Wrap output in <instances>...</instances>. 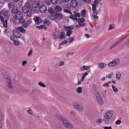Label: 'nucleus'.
Instances as JSON below:
<instances>
[{
    "mask_svg": "<svg viewBox=\"0 0 129 129\" xmlns=\"http://www.w3.org/2000/svg\"><path fill=\"white\" fill-rule=\"evenodd\" d=\"M77 91L79 93H80L82 91V88L81 87H78L77 89Z\"/></svg>",
    "mask_w": 129,
    "mask_h": 129,
    "instance_id": "f704fd0d",
    "label": "nucleus"
},
{
    "mask_svg": "<svg viewBox=\"0 0 129 129\" xmlns=\"http://www.w3.org/2000/svg\"><path fill=\"white\" fill-rule=\"evenodd\" d=\"M128 36V35H125V36L121 38L120 39V40L117 42L113 44L110 47V49H111V48L115 47V46L118 45L124 39H125L126 37Z\"/></svg>",
    "mask_w": 129,
    "mask_h": 129,
    "instance_id": "423d86ee",
    "label": "nucleus"
},
{
    "mask_svg": "<svg viewBox=\"0 0 129 129\" xmlns=\"http://www.w3.org/2000/svg\"><path fill=\"white\" fill-rule=\"evenodd\" d=\"M55 11L57 12H60L62 10V8L61 7L59 6H56L55 7Z\"/></svg>",
    "mask_w": 129,
    "mask_h": 129,
    "instance_id": "f3484780",
    "label": "nucleus"
},
{
    "mask_svg": "<svg viewBox=\"0 0 129 129\" xmlns=\"http://www.w3.org/2000/svg\"><path fill=\"white\" fill-rule=\"evenodd\" d=\"M103 86L105 87H108L109 86V85L108 83H105L103 85Z\"/></svg>",
    "mask_w": 129,
    "mask_h": 129,
    "instance_id": "052dcab7",
    "label": "nucleus"
},
{
    "mask_svg": "<svg viewBox=\"0 0 129 129\" xmlns=\"http://www.w3.org/2000/svg\"><path fill=\"white\" fill-rule=\"evenodd\" d=\"M98 67L99 68L102 69H104V67H105L106 66V64H104L103 63H100L98 64Z\"/></svg>",
    "mask_w": 129,
    "mask_h": 129,
    "instance_id": "393cba45",
    "label": "nucleus"
},
{
    "mask_svg": "<svg viewBox=\"0 0 129 129\" xmlns=\"http://www.w3.org/2000/svg\"><path fill=\"white\" fill-rule=\"evenodd\" d=\"M74 106L76 109L80 111H81L83 110V107L81 106L77 103H74Z\"/></svg>",
    "mask_w": 129,
    "mask_h": 129,
    "instance_id": "6e6552de",
    "label": "nucleus"
},
{
    "mask_svg": "<svg viewBox=\"0 0 129 129\" xmlns=\"http://www.w3.org/2000/svg\"><path fill=\"white\" fill-rule=\"evenodd\" d=\"M121 75L120 72H117L116 74V78L118 80H119L120 79Z\"/></svg>",
    "mask_w": 129,
    "mask_h": 129,
    "instance_id": "bb28decb",
    "label": "nucleus"
},
{
    "mask_svg": "<svg viewBox=\"0 0 129 129\" xmlns=\"http://www.w3.org/2000/svg\"><path fill=\"white\" fill-rule=\"evenodd\" d=\"M63 11L64 13L69 14L70 15L72 14V12L71 11L67 9H63Z\"/></svg>",
    "mask_w": 129,
    "mask_h": 129,
    "instance_id": "c9c22d12",
    "label": "nucleus"
},
{
    "mask_svg": "<svg viewBox=\"0 0 129 129\" xmlns=\"http://www.w3.org/2000/svg\"><path fill=\"white\" fill-rule=\"evenodd\" d=\"M114 27V25H113L110 24L109 25V30H110L112 29Z\"/></svg>",
    "mask_w": 129,
    "mask_h": 129,
    "instance_id": "603ef678",
    "label": "nucleus"
},
{
    "mask_svg": "<svg viewBox=\"0 0 129 129\" xmlns=\"http://www.w3.org/2000/svg\"><path fill=\"white\" fill-rule=\"evenodd\" d=\"M110 119V118L104 117L103 121L105 123L108 124L109 123Z\"/></svg>",
    "mask_w": 129,
    "mask_h": 129,
    "instance_id": "5701e85b",
    "label": "nucleus"
},
{
    "mask_svg": "<svg viewBox=\"0 0 129 129\" xmlns=\"http://www.w3.org/2000/svg\"><path fill=\"white\" fill-rule=\"evenodd\" d=\"M35 23L38 24L41 23L42 21V19L40 17H37L35 18L34 19Z\"/></svg>",
    "mask_w": 129,
    "mask_h": 129,
    "instance_id": "2eb2a0df",
    "label": "nucleus"
},
{
    "mask_svg": "<svg viewBox=\"0 0 129 129\" xmlns=\"http://www.w3.org/2000/svg\"><path fill=\"white\" fill-rule=\"evenodd\" d=\"M98 3V0H95L94 1L92 5V10L93 11V13L95 14H98L99 13V11H96V7Z\"/></svg>",
    "mask_w": 129,
    "mask_h": 129,
    "instance_id": "20e7f679",
    "label": "nucleus"
},
{
    "mask_svg": "<svg viewBox=\"0 0 129 129\" xmlns=\"http://www.w3.org/2000/svg\"><path fill=\"white\" fill-rule=\"evenodd\" d=\"M40 3L38 1L34 2L32 4L33 7L34 8H38L40 5Z\"/></svg>",
    "mask_w": 129,
    "mask_h": 129,
    "instance_id": "4468645a",
    "label": "nucleus"
},
{
    "mask_svg": "<svg viewBox=\"0 0 129 129\" xmlns=\"http://www.w3.org/2000/svg\"><path fill=\"white\" fill-rule=\"evenodd\" d=\"M48 11L49 13L51 14H53L54 12L53 9L52 7H49L48 9Z\"/></svg>",
    "mask_w": 129,
    "mask_h": 129,
    "instance_id": "c85d7f7f",
    "label": "nucleus"
},
{
    "mask_svg": "<svg viewBox=\"0 0 129 129\" xmlns=\"http://www.w3.org/2000/svg\"><path fill=\"white\" fill-rule=\"evenodd\" d=\"M65 35V33L64 31H62L61 33V34L60 36L58 37V38L62 40L63 39H64V36Z\"/></svg>",
    "mask_w": 129,
    "mask_h": 129,
    "instance_id": "b1692460",
    "label": "nucleus"
},
{
    "mask_svg": "<svg viewBox=\"0 0 129 129\" xmlns=\"http://www.w3.org/2000/svg\"><path fill=\"white\" fill-rule=\"evenodd\" d=\"M13 42H14V44L16 45V46H17V45H18L19 44V42L18 41H17L16 40L14 41Z\"/></svg>",
    "mask_w": 129,
    "mask_h": 129,
    "instance_id": "864d4df0",
    "label": "nucleus"
},
{
    "mask_svg": "<svg viewBox=\"0 0 129 129\" xmlns=\"http://www.w3.org/2000/svg\"><path fill=\"white\" fill-rule=\"evenodd\" d=\"M51 3L53 4H55L57 3L58 0H50Z\"/></svg>",
    "mask_w": 129,
    "mask_h": 129,
    "instance_id": "37998d69",
    "label": "nucleus"
},
{
    "mask_svg": "<svg viewBox=\"0 0 129 129\" xmlns=\"http://www.w3.org/2000/svg\"><path fill=\"white\" fill-rule=\"evenodd\" d=\"M23 14L21 11L17 12L15 15V17L16 19L19 20V22L20 24L24 23L25 22L24 19L22 18Z\"/></svg>",
    "mask_w": 129,
    "mask_h": 129,
    "instance_id": "f03ea898",
    "label": "nucleus"
},
{
    "mask_svg": "<svg viewBox=\"0 0 129 129\" xmlns=\"http://www.w3.org/2000/svg\"><path fill=\"white\" fill-rule=\"evenodd\" d=\"M78 2L76 0H72L70 2V5L73 7H76L78 5Z\"/></svg>",
    "mask_w": 129,
    "mask_h": 129,
    "instance_id": "f8f14e48",
    "label": "nucleus"
},
{
    "mask_svg": "<svg viewBox=\"0 0 129 129\" xmlns=\"http://www.w3.org/2000/svg\"><path fill=\"white\" fill-rule=\"evenodd\" d=\"M30 24V21H27L24 23L23 24V26L24 27H26L28 26V25Z\"/></svg>",
    "mask_w": 129,
    "mask_h": 129,
    "instance_id": "7c9ffc66",
    "label": "nucleus"
},
{
    "mask_svg": "<svg viewBox=\"0 0 129 129\" xmlns=\"http://www.w3.org/2000/svg\"><path fill=\"white\" fill-rule=\"evenodd\" d=\"M113 113V111H108L105 114L104 117L110 118L112 116Z\"/></svg>",
    "mask_w": 129,
    "mask_h": 129,
    "instance_id": "ddd939ff",
    "label": "nucleus"
},
{
    "mask_svg": "<svg viewBox=\"0 0 129 129\" xmlns=\"http://www.w3.org/2000/svg\"><path fill=\"white\" fill-rule=\"evenodd\" d=\"M14 3L12 2H10L8 3V7L9 9L14 8Z\"/></svg>",
    "mask_w": 129,
    "mask_h": 129,
    "instance_id": "4be33fe9",
    "label": "nucleus"
},
{
    "mask_svg": "<svg viewBox=\"0 0 129 129\" xmlns=\"http://www.w3.org/2000/svg\"><path fill=\"white\" fill-rule=\"evenodd\" d=\"M17 30L21 32L24 33L25 32V30L22 27H18L17 28Z\"/></svg>",
    "mask_w": 129,
    "mask_h": 129,
    "instance_id": "412c9836",
    "label": "nucleus"
},
{
    "mask_svg": "<svg viewBox=\"0 0 129 129\" xmlns=\"http://www.w3.org/2000/svg\"><path fill=\"white\" fill-rule=\"evenodd\" d=\"M96 97L97 100L99 103L101 105L103 104V102L102 100L101 96L99 93H97Z\"/></svg>",
    "mask_w": 129,
    "mask_h": 129,
    "instance_id": "1a4fd4ad",
    "label": "nucleus"
},
{
    "mask_svg": "<svg viewBox=\"0 0 129 129\" xmlns=\"http://www.w3.org/2000/svg\"><path fill=\"white\" fill-rule=\"evenodd\" d=\"M31 6L28 3H25L22 8V11L24 13H27V16L28 17H31L32 15L31 10Z\"/></svg>",
    "mask_w": 129,
    "mask_h": 129,
    "instance_id": "f257e3e1",
    "label": "nucleus"
},
{
    "mask_svg": "<svg viewBox=\"0 0 129 129\" xmlns=\"http://www.w3.org/2000/svg\"><path fill=\"white\" fill-rule=\"evenodd\" d=\"M78 23V24H79L80 26H83L85 24L84 23H83L82 22H79V21H77Z\"/></svg>",
    "mask_w": 129,
    "mask_h": 129,
    "instance_id": "8fccbe9b",
    "label": "nucleus"
},
{
    "mask_svg": "<svg viewBox=\"0 0 129 129\" xmlns=\"http://www.w3.org/2000/svg\"><path fill=\"white\" fill-rule=\"evenodd\" d=\"M13 33L14 36L16 38H19L21 37V35L20 33L16 30H13Z\"/></svg>",
    "mask_w": 129,
    "mask_h": 129,
    "instance_id": "9d476101",
    "label": "nucleus"
},
{
    "mask_svg": "<svg viewBox=\"0 0 129 129\" xmlns=\"http://www.w3.org/2000/svg\"><path fill=\"white\" fill-rule=\"evenodd\" d=\"M113 74V72H112L111 74H108V77L109 78H112V76Z\"/></svg>",
    "mask_w": 129,
    "mask_h": 129,
    "instance_id": "5fc2aeb1",
    "label": "nucleus"
},
{
    "mask_svg": "<svg viewBox=\"0 0 129 129\" xmlns=\"http://www.w3.org/2000/svg\"><path fill=\"white\" fill-rule=\"evenodd\" d=\"M97 14H95H95H93V13H92V16L95 19H98V16H97Z\"/></svg>",
    "mask_w": 129,
    "mask_h": 129,
    "instance_id": "de8ad7c7",
    "label": "nucleus"
},
{
    "mask_svg": "<svg viewBox=\"0 0 129 129\" xmlns=\"http://www.w3.org/2000/svg\"><path fill=\"white\" fill-rule=\"evenodd\" d=\"M32 52H33V51L32 50H30L29 51L28 53L27 54L28 56H30L31 55V54L32 53Z\"/></svg>",
    "mask_w": 129,
    "mask_h": 129,
    "instance_id": "6e6d98bb",
    "label": "nucleus"
},
{
    "mask_svg": "<svg viewBox=\"0 0 129 129\" xmlns=\"http://www.w3.org/2000/svg\"><path fill=\"white\" fill-rule=\"evenodd\" d=\"M27 63V62L25 60L22 62V65L23 66H25L26 64Z\"/></svg>",
    "mask_w": 129,
    "mask_h": 129,
    "instance_id": "e2e57ef3",
    "label": "nucleus"
},
{
    "mask_svg": "<svg viewBox=\"0 0 129 129\" xmlns=\"http://www.w3.org/2000/svg\"><path fill=\"white\" fill-rule=\"evenodd\" d=\"M69 17V18L72 19L73 20H76V21H77L78 19L75 16V15H73L72 14Z\"/></svg>",
    "mask_w": 129,
    "mask_h": 129,
    "instance_id": "cd10ccee",
    "label": "nucleus"
},
{
    "mask_svg": "<svg viewBox=\"0 0 129 129\" xmlns=\"http://www.w3.org/2000/svg\"><path fill=\"white\" fill-rule=\"evenodd\" d=\"M49 18L50 19L52 20H55L56 19L55 15H52L50 16L49 17Z\"/></svg>",
    "mask_w": 129,
    "mask_h": 129,
    "instance_id": "c756f323",
    "label": "nucleus"
},
{
    "mask_svg": "<svg viewBox=\"0 0 129 129\" xmlns=\"http://www.w3.org/2000/svg\"><path fill=\"white\" fill-rule=\"evenodd\" d=\"M0 17L1 19V21L3 23V22H4V18L3 16H0Z\"/></svg>",
    "mask_w": 129,
    "mask_h": 129,
    "instance_id": "338daca9",
    "label": "nucleus"
},
{
    "mask_svg": "<svg viewBox=\"0 0 129 129\" xmlns=\"http://www.w3.org/2000/svg\"><path fill=\"white\" fill-rule=\"evenodd\" d=\"M39 10L41 13H45L47 10V7L45 5H41L39 8Z\"/></svg>",
    "mask_w": 129,
    "mask_h": 129,
    "instance_id": "0eeeda50",
    "label": "nucleus"
},
{
    "mask_svg": "<svg viewBox=\"0 0 129 129\" xmlns=\"http://www.w3.org/2000/svg\"><path fill=\"white\" fill-rule=\"evenodd\" d=\"M85 21V20L84 18H78L77 21H79V22H84Z\"/></svg>",
    "mask_w": 129,
    "mask_h": 129,
    "instance_id": "a18cd8bd",
    "label": "nucleus"
},
{
    "mask_svg": "<svg viewBox=\"0 0 129 129\" xmlns=\"http://www.w3.org/2000/svg\"><path fill=\"white\" fill-rule=\"evenodd\" d=\"M121 123V121L119 120L116 121L115 122V124L116 125H119Z\"/></svg>",
    "mask_w": 129,
    "mask_h": 129,
    "instance_id": "3c124183",
    "label": "nucleus"
},
{
    "mask_svg": "<svg viewBox=\"0 0 129 129\" xmlns=\"http://www.w3.org/2000/svg\"><path fill=\"white\" fill-rule=\"evenodd\" d=\"M112 61L115 66L117 65L119 62V60L118 59H116Z\"/></svg>",
    "mask_w": 129,
    "mask_h": 129,
    "instance_id": "2f4dec72",
    "label": "nucleus"
},
{
    "mask_svg": "<svg viewBox=\"0 0 129 129\" xmlns=\"http://www.w3.org/2000/svg\"><path fill=\"white\" fill-rule=\"evenodd\" d=\"M62 121L63 122V125L67 128L70 129H74V127L73 125L70 124L67 120H64V119Z\"/></svg>",
    "mask_w": 129,
    "mask_h": 129,
    "instance_id": "39448f33",
    "label": "nucleus"
},
{
    "mask_svg": "<svg viewBox=\"0 0 129 129\" xmlns=\"http://www.w3.org/2000/svg\"><path fill=\"white\" fill-rule=\"evenodd\" d=\"M56 117L61 121H62L64 119V118L62 116H60L58 114L56 115Z\"/></svg>",
    "mask_w": 129,
    "mask_h": 129,
    "instance_id": "a878e982",
    "label": "nucleus"
},
{
    "mask_svg": "<svg viewBox=\"0 0 129 129\" xmlns=\"http://www.w3.org/2000/svg\"><path fill=\"white\" fill-rule=\"evenodd\" d=\"M68 42V41L67 40H65L63 41L61 43L59 44V48L60 47V46L61 45H63L66 43Z\"/></svg>",
    "mask_w": 129,
    "mask_h": 129,
    "instance_id": "c03bdc74",
    "label": "nucleus"
},
{
    "mask_svg": "<svg viewBox=\"0 0 129 129\" xmlns=\"http://www.w3.org/2000/svg\"><path fill=\"white\" fill-rule=\"evenodd\" d=\"M74 40V38H70L69 40V43H70L72 42Z\"/></svg>",
    "mask_w": 129,
    "mask_h": 129,
    "instance_id": "69168bd1",
    "label": "nucleus"
},
{
    "mask_svg": "<svg viewBox=\"0 0 129 129\" xmlns=\"http://www.w3.org/2000/svg\"><path fill=\"white\" fill-rule=\"evenodd\" d=\"M59 36V32L58 29H56L55 30V31L53 37L54 38L56 39L57 37L58 38Z\"/></svg>",
    "mask_w": 129,
    "mask_h": 129,
    "instance_id": "dca6fc26",
    "label": "nucleus"
},
{
    "mask_svg": "<svg viewBox=\"0 0 129 129\" xmlns=\"http://www.w3.org/2000/svg\"><path fill=\"white\" fill-rule=\"evenodd\" d=\"M67 36L69 37L70 36L71 34H72V31H67Z\"/></svg>",
    "mask_w": 129,
    "mask_h": 129,
    "instance_id": "79ce46f5",
    "label": "nucleus"
},
{
    "mask_svg": "<svg viewBox=\"0 0 129 129\" xmlns=\"http://www.w3.org/2000/svg\"><path fill=\"white\" fill-rule=\"evenodd\" d=\"M8 12L7 11H3L0 12V16H3V15L4 17L6 18L8 17Z\"/></svg>",
    "mask_w": 129,
    "mask_h": 129,
    "instance_id": "9b49d317",
    "label": "nucleus"
},
{
    "mask_svg": "<svg viewBox=\"0 0 129 129\" xmlns=\"http://www.w3.org/2000/svg\"><path fill=\"white\" fill-rule=\"evenodd\" d=\"M64 28L66 31H72L71 30L73 29V26H70L68 27L65 26Z\"/></svg>",
    "mask_w": 129,
    "mask_h": 129,
    "instance_id": "a211bd4d",
    "label": "nucleus"
},
{
    "mask_svg": "<svg viewBox=\"0 0 129 129\" xmlns=\"http://www.w3.org/2000/svg\"><path fill=\"white\" fill-rule=\"evenodd\" d=\"M102 121V119L101 118H99L97 120L96 122L98 123H100Z\"/></svg>",
    "mask_w": 129,
    "mask_h": 129,
    "instance_id": "13d9d810",
    "label": "nucleus"
},
{
    "mask_svg": "<svg viewBox=\"0 0 129 129\" xmlns=\"http://www.w3.org/2000/svg\"><path fill=\"white\" fill-rule=\"evenodd\" d=\"M108 65L109 66L111 67L115 66L113 61L109 63L108 64Z\"/></svg>",
    "mask_w": 129,
    "mask_h": 129,
    "instance_id": "a19ab883",
    "label": "nucleus"
},
{
    "mask_svg": "<svg viewBox=\"0 0 129 129\" xmlns=\"http://www.w3.org/2000/svg\"><path fill=\"white\" fill-rule=\"evenodd\" d=\"M27 111V112L30 115L33 116L34 115V114H33V113L31 112V109H30L29 110H28Z\"/></svg>",
    "mask_w": 129,
    "mask_h": 129,
    "instance_id": "09e8293b",
    "label": "nucleus"
},
{
    "mask_svg": "<svg viewBox=\"0 0 129 129\" xmlns=\"http://www.w3.org/2000/svg\"><path fill=\"white\" fill-rule=\"evenodd\" d=\"M112 89L113 91L115 92H117L118 91V89H117L115 87V86L113 85H112Z\"/></svg>",
    "mask_w": 129,
    "mask_h": 129,
    "instance_id": "4c0bfd02",
    "label": "nucleus"
},
{
    "mask_svg": "<svg viewBox=\"0 0 129 129\" xmlns=\"http://www.w3.org/2000/svg\"><path fill=\"white\" fill-rule=\"evenodd\" d=\"M73 54V53L72 52H68L67 53L66 55L67 57H68L69 55H72Z\"/></svg>",
    "mask_w": 129,
    "mask_h": 129,
    "instance_id": "680f3d73",
    "label": "nucleus"
},
{
    "mask_svg": "<svg viewBox=\"0 0 129 129\" xmlns=\"http://www.w3.org/2000/svg\"><path fill=\"white\" fill-rule=\"evenodd\" d=\"M38 84L39 85L41 86L42 87H46V85L44 84L42 82H39Z\"/></svg>",
    "mask_w": 129,
    "mask_h": 129,
    "instance_id": "58836bf2",
    "label": "nucleus"
},
{
    "mask_svg": "<svg viewBox=\"0 0 129 129\" xmlns=\"http://www.w3.org/2000/svg\"><path fill=\"white\" fill-rule=\"evenodd\" d=\"M6 84L8 87L11 89H12L13 88V85L12 84V81L9 77L7 76H6Z\"/></svg>",
    "mask_w": 129,
    "mask_h": 129,
    "instance_id": "7ed1b4c3",
    "label": "nucleus"
},
{
    "mask_svg": "<svg viewBox=\"0 0 129 129\" xmlns=\"http://www.w3.org/2000/svg\"><path fill=\"white\" fill-rule=\"evenodd\" d=\"M74 15H75V16L76 17L77 16V17H80V13L77 12H74Z\"/></svg>",
    "mask_w": 129,
    "mask_h": 129,
    "instance_id": "ea45409f",
    "label": "nucleus"
},
{
    "mask_svg": "<svg viewBox=\"0 0 129 129\" xmlns=\"http://www.w3.org/2000/svg\"><path fill=\"white\" fill-rule=\"evenodd\" d=\"M17 10L16 9L13 8L12 9L11 11V13L13 14H15L16 12H17Z\"/></svg>",
    "mask_w": 129,
    "mask_h": 129,
    "instance_id": "49530a36",
    "label": "nucleus"
},
{
    "mask_svg": "<svg viewBox=\"0 0 129 129\" xmlns=\"http://www.w3.org/2000/svg\"><path fill=\"white\" fill-rule=\"evenodd\" d=\"M4 115L3 114H1L0 115V122L2 121Z\"/></svg>",
    "mask_w": 129,
    "mask_h": 129,
    "instance_id": "4d7b16f0",
    "label": "nucleus"
},
{
    "mask_svg": "<svg viewBox=\"0 0 129 129\" xmlns=\"http://www.w3.org/2000/svg\"><path fill=\"white\" fill-rule=\"evenodd\" d=\"M56 19H62V15L60 13H56L55 15Z\"/></svg>",
    "mask_w": 129,
    "mask_h": 129,
    "instance_id": "6ab92c4d",
    "label": "nucleus"
},
{
    "mask_svg": "<svg viewBox=\"0 0 129 129\" xmlns=\"http://www.w3.org/2000/svg\"><path fill=\"white\" fill-rule=\"evenodd\" d=\"M112 127L111 126H105L104 127V129H111Z\"/></svg>",
    "mask_w": 129,
    "mask_h": 129,
    "instance_id": "bf43d9fd",
    "label": "nucleus"
},
{
    "mask_svg": "<svg viewBox=\"0 0 129 129\" xmlns=\"http://www.w3.org/2000/svg\"><path fill=\"white\" fill-rule=\"evenodd\" d=\"M7 21L8 20L7 19H6L4 21V22H3V25L4 27H7Z\"/></svg>",
    "mask_w": 129,
    "mask_h": 129,
    "instance_id": "e433bc0d",
    "label": "nucleus"
},
{
    "mask_svg": "<svg viewBox=\"0 0 129 129\" xmlns=\"http://www.w3.org/2000/svg\"><path fill=\"white\" fill-rule=\"evenodd\" d=\"M81 15L82 17H85L86 11L85 10H83L81 12Z\"/></svg>",
    "mask_w": 129,
    "mask_h": 129,
    "instance_id": "473e14b6",
    "label": "nucleus"
},
{
    "mask_svg": "<svg viewBox=\"0 0 129 129\" xmlns=\"http://www.w3.org/2000/svg\"><path fill=\"white\" fill-rule=\"evenodd\" d=\"M44 24L47 25H48L50 24V22L48 20H43Z\"/></svg>",
    "mask_w": 129,
    "mask_h": 129,
    "instance_id": "72a5a7b5",
    "label": "nucleus"
},
{
    "mask_svg": "<svg viewBox=\"0 0 129 129\" xmlns=\"http://www.w3.org/2000/svg\"><path fill=\"white\" fill-rule=\"evenodd\" d=\"M14 38V36H12L11 37L10 39L12 41H15Z\"/></svg>",
    "mask_w": 129,
    "mask_h": 129,
    "instance_id": "774afa93",
    "label": "nucleus"
},
{
    "mask_svg": "<svg viewBox=\"0 0 129 129\" xmlns=\"http://www.w3.org/2000/svg\"><path fill=\"white\" fill-rule=\"evenodd\" d=\"M64 62L62 61H60L59 63V66H62L64 65Z\"/></svg>",
    "mask_w": 129,
    "mask_h": 129,
    "instance_id": "0e129e2a",
    "label": "nucleus"
},
{
    "mask_svg": "<svg viewBox=\"0 0 129 129\" xmlns=\"http://www.w3.org/2000/svg\"><path fill=\"white\" fill-rule=\"evenodd\" d=\"M89 69V68L87 66H83L82 67H80L79 69V71L80 72H82L85 70H88Z\"/></svg>",
    "mask_w": 129,
    "mask_h": 129,
    "instance_id": "aec40b11",
    "label": "nucleus"
}]
</instances>
